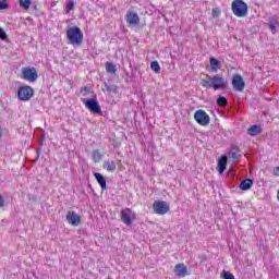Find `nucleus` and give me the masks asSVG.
Instances as JSON below:
<instances>
[{
	"mask_svg": "<svg viewBox=\"0 0 279 279\" xmlns=\"http://www.w3.org/2000/svg\"><path fill=\"white\" fill-rule=\"evenodd\" d=\"M206 78L201 81L203 88H214V90H226L228 88V82L222 75L216 74L210 76L207 74Z\"/></svg>",
	"mask_w": 279,
	"mask_h": 279,
	"instance_id": "obj_1",
	"label": "nucleus"
},
{
	"mask_svg": "<svg viewBox=\"0 0 279 279\" xmlns=\"http://www.w3.org/2000/svg\"><path fill=\"white\" fill-rule=\"evenodd\" d=\"M66 38L70 45L80 47V45H82V41L84 40V33H82V29L80 27L73 26L66 31Z\"/></svg>",
	"mask_w": 279,
	"mask_h": 279,
	"instance_id": "obj_2",
	"label": "nucleus"
},
{
	"mask_svg": "<svg viewBox=\"0 0 279 279\" xmlns=\"http://www.w3.org/2000/svg\"><path fill=\"white\" fill-rule=\"evenodd\" d=\"M231 10L239 19L247 16V3H245L243 0H234L231 4Z\"/></svg>",
	"mask_w": 279,
	"mask_h": 279,
	"instance_id": "obj_3",
	"label": "nucleus"
},
{
	"mask_svg": "<svg viewBox=\"0 0 279 279\" xmlns=\"http://www.w3.org/2000/svg\"><path fill=\"white\" fill-rule=\"evenodd\" d=\"M84 106L87 110L92 111L93 114H99V117H104V111H101V106H99V101L96 98L83 99Z\"/></svg>",
	"mask_w": 279,
	"mask_h": 279,
	"instance_id": "obj_4",
	"label": "nucleus"
},
{
	"mask_svg": "<svg viewBox=\"0 0 279 279\" xmlns=\"http://www.w3.org/2000/svg\"><path fill=\"white\" fill-rule=\"evenodd\" d=\"M17 97L21 101H29V99L34 97V88L28 85L20 87L17 90Z\"/></svg>",
	"mask_w": 279,
	"mask_h": 279,
	"instance_id": "obj_5",
	"label": "nucleus"
},
{
	"mask_svg": "<svg viewBox=\"0 0 279 279\" xmlns=\"http://www.w3.org/2000/svg\"><path fill=\"white\" fill-rule=\"evenodd\" d=\"M194 119L198 125L206 126L210 124V116H208V113L202 109L195 111Z\"/></svg>",
	"mask_w": 279,
	"mask_h": 279,
	"instance_id": "obj_6",
	"label": "nucleus"
},
{
	"mask_svg": "<svg viewBox=\"0 0 279 279\" xmlns=\"http://www.w3.org/2000/svg\"><path fill=\"white\" fill-rule=\"evenodd\" d=\"M22 76L26 82H36V80H38V72L36 71V68H23Z\"/></svg>",
	"mask_w": 279,
	"mask_h": 279,
	"instance_id": "obj_7",
	"label": "nucleus"
},
{
	"mask_svg": "<svg viewBox=\"0 0 279 279\" xmlns=\"http://www.w3.org/2000/svg\"><path fill=\"white\" fill-rule=\"evenodd\" d=\"M153 210L156 215H167L169 213L170 207L165 201H155L153 204Z\"/></svg>",
	"mask_w": 279,
	"mask_h": 279,
	"instance_id": "obj_8",
	"label": "nucleus"
},
{
	"mask_svg": "<svg viewBox=\"0 0 279 279\" xmlns=\"http://www.w3.org/2000/svg\"><path fill=\"white\" fill-rule=\"evenodd\" d=\"M231 84L233 86V90L238 93H243L245 90V81H243V76L241 74H234L232 76Z\"/></svg>",
	"mask_w": 279,
	"mask_h": 279,
	"instance_id": "obj_9",
	"label": "nucleus"
},
{
	"mask_svg": "<svg viewBox=\"0 0 279 279\" xmlns=\"http://www.w3.org/2000/svg\"><path fill=\"white\" fill-rule=\"evenodd\" d=\"M125 19L129 25H138V23H141V17L138 16V13L134 11H129L125 15Z\"/></svg>",
	"mask_w": 279,
	"mask_h": 279,
	"instance_id": "obj_10",
	"label": "nucleus"
},
{
	"mask_svg": "<svg viewBox=\"0 0 279 279\" xmlns=\"http://www.w3.org/2000/svg\"><path fill=\"white\" fill-rule=\"evenodd\" d=\"M268 29H270L271 34H277L279 29V17L274 15L268 20Z\"/></svg>",
	"mask_w": 279,
	"mask_h": 279,
	"instance_id": "obj_11",
	"label": "nucleus"
},
{
	"mask_svg": "<svg viewBox=\"0 0 279 279\" xmlns=\"http://www.w3.org/2000/svg\"><path fill=\"white\" fill-rule=\"evenodd\" d=\"M65 219L71 223V226H77L82 221V217H80L75 211H68Z\"/></svg>",
	"mask_w": 279,
	"mask_h": 279,
	"instance_id": "obj_12",
	"label": "nucleus"
},
{
	"mask_svg": "<svg viewBox=\"0 0 279 279\" xmlns=\"http://www.w3.org/2000/svg\"><path fill=\"white\" fill-rule=\"evenodd\" d=\"M174 274L178 278H185V276H189V269L184 264H177L174 266Z\"/></svg>",
	"mask_w": 279,
	"mask_h": 279,
	"instance_id": "obj_13",
	"label": "nucleus"
},
{
	"mask_svg": "<svg viewBox=\"0 0 279 279\" xmlns=\"http://www.w3.org/2000/svg\"><path fill=\"white\" fill-rule=\"evenodd\" d=\"M94 178L96 179V182L99 184L101 191L108 190V182L106 181L104 174L99 172H94Z\"/></svg>",
	"mask_w": 279,
	"mask_h": 279,
	"instance_id": "obj_14",
	"label": "nucleus"
},
{
	"mask_svg": "<svg viewBox=\"0 0 279 279\" xmlns=\"http://www.w3.org/2000/svg\"><path fill=\"white\" fill-rule=\"evenodd\" d=\"M132 209L126 208L121 211V221L125 223V226H132Z\"/></svg>",
	"mask_w": 279,
	"mask_h": 279,
	"instance_id": "obj_15",
	"label": "nucleus"
},
{
	"mask_svg": "<svg viewBox=\"0 0 279 279\" xmlns=\"http://www.w3.org/2000/svg\"><path fill=\"white\" fill-rule=\"evenodd\" d=\"M102 168L106 171H109V173H114V171H117V162H114V160H110V159L105 160Z\"/></svg>",
	"mask_w": 279,
	"mask_h": 279,
	"instance_id": "obj_16",
	"label": "nucleus"
},
{
	"mask_svg": "<svg viewBox=\"0 0 279 279\" xmlns=\"http://www.w3.org/2000/svg\"><path fill=\"white\" fill-rule=\"evenodd\" d=\"M210 71L211 73H217L219 69H221V61L217 60V58H209Z\"/></svg>",
	"mask_w": 279,
	"mask_h": 279,
	"instance_id": "obj_17",
	"label": "nucleus"
},
{
	"mask_svg": "<svg viewBox=\"0 0 279 279\" xmlns=\"http://www.w3.org/2000/svg\"><path fill=\"white\" fill-rule=\"evenodd\" d=\"M104 84H105V88L109 95H112V94L117 95V93H119V87L117 85L112 84V82L107 81Z\"/></svg>",
	"mask_w": 279,
	"mask_h": 279,
	"instance_id": "obj_18",
	"label": "nucleus"
},
{
	"mask_svg": "<svg viewBox=\"0 0 279 279\" xmlns=\"http://www.w3.org/2000/svg\"><path fill=\"white\" fill-rule=\"evenodd\" d=\"M226 167H228V156L223 155L218 160V172L221 174L226 171Z\"/></svg>",
	"mask_w": 279,
	"mask_h": 279,
	"instance_id": "obj_19",
	"label": "nucleus"
},
{
	"mask_svg": "<svg viewBox=\"0 0 279 279\" xmlns=\"http://www.w3.org/2000/svg\"><path fill=\"white\" fill-rule=\"evenodd\" d=\"M229 157L231 158L232 162H236L239 158H241V149L238 146H233L229 153Z\"/></svg>",
	"mask_w": 279,
	"mask_h": 279,
	"instance_id": "obj_20",
	"label": "nucleus"
},
{
	"mask_svg": "<svg viewBox=\"0 0 279 279\" xmlns=\"http://www.w3.org/2000/svg\"><path fill=\"white\" fill-rule=\"evenodd\" d=\"M253 185H254V181L252 179H245L241 181L239 189L241 191H250Z\"/></svg>",
	"mask_w": 279,
	"mask_h": 279,
	"instance_id": "obj_21",
	"label": "nucleus"
},
{
	"mask_svg": "<svg viewBox=\"0 0 279 279\" xmlns=\"http://www.w3.org/2000/svg\"><path fill=\"white\" fill-rule=\"evenodd\" d=\"M263 132V130L260 129V126L254 124L252 125L248 130H247V134H250V136H258V134H260Z\"/></svg>",
	"mask_w": 279,
	"mask_h": 279,
	"instance_id": "obj_22",
	"label": "nucleus"
},
{
	"mask_svg": "<svg viewBox=\"0 0 279 279\" xmlns=\"http://www.w3.org/2000/svg\"><path fill=\"white\" fill-rule=\"evenodd\" d=\"M105 66H106L107 73H111L112 75H114V73H117V65L114 63L106 62Z\"/></svg>",
	"mask_w": 279,
	"mask_h": 279,
	"instance_id": "obj_23",
	"label": "nucleus"
},
{
	"mask_svg": "<svg viewBox=\"0 0 279 279\" xmlns=\"http://www.w3.org/2000/svg\"><path fill=\"white\" fill-rule=\"evenodd\" d=\"M92 158L94 162H101V158H104V155L101 154V151H99V149H96L93 151Z\"/></svg>",
	"mask_w": 279,
	"mask_h": 279,
	"instance_id": "obj_24",
	"label": "nucleus"
},
{
	"mask_svg": "<svg viewBox=\"0 0 279 279\" xmlns=\"http://www.w3.org/2000/svg\"><path fill=\"white\" fill-rule=\"evenodd\" d=\"M216 104L220 108H226V106H228V98H226L225 96H219L216 100Z\"/></svg>",
	"mask_w": 279,
	"mask_h": 279,
	"instance_id": "obj_25",
	"label": "nucleus"
},
{
	"mask_svg": "<svg viewBox=\"0 0 279 279\" xmlns=\"http://www.w3.org/2000/svg\"><path fill=\"white\" fill-rule=\"evenodd\" d=\"M73 10H75V2L73 0H70L65 5V14H69Z\"/></svg>",
	"mask_w": 279,
	"mask_h": 279,
	"instance_id": "obj_26",
	"label": "nucleus"
},
{
	"mask_svg": "<svg viewBox=\"0 0 279 279\" xmlns=\"http://www.w3.org/2000/svg\"><path fill=\"white\" fill-rule=\"evenodd\" d=\"M150 69L151 71H154L155 73H160V63H158V61H153L150 63Z\"/></svg>",
	"mask_w": 279,
	"mask_h": 279,
	"instance_id": "obj_27",
	"label": "nucleus"
},
{
	"mask_svg": "<svg viewBox=\"0 0 279 279\" xmlns=\"http://www.w3.org/2000/svg\"><path fill=\"white\" fill-rule=\"evenodd\" d=\"M20 5L27 11L29 5H32V0H20Z\"/></svg>",
	"mask_w": 279,
	"mask_h": 279,
	"instance_id": "obj_28",
	"label": "nucleus"
},
{
	"mask_svg": "<svg viewBox=\"0 0 279 279\" xmlns=\"http://www.w3.org/2000/svg\"><path fill=\"white\" fill-rule=\"evenodd\" d=\"M8 8H9L8 0L0 1V10H8Z\"/></svg>",
	"mask_w": 279,
	"mask_h": 279,
	"instance_id": "obj_29",
	"label": "nucleus"
},
{
	"mask_svg": "<svg viewBox=\"0 0 279 279\" xmlns=\"http://www.w3.org/2000/svg\"><path fill=\"white\" fill-rule=\"evenodd\" d=\"M0 39L1 40H8V34L1 27H0Z\"/></svg>",
	"mask_w": 279,
	"mask_h": 279,
	"instance_id": "obj_30",
	"label": "nucleus"
},
{
	"mask_svg": "<svg viewBox=\"0 0 279 279\" xmlns=\"http://www.w3.org/2000/svg\"><path fill=\"white\" fill-rule=\"evenodd\" d=\"M223 279H234V275H232L230 271H225L222 275Z\"/></svg>",
	"mask_w": 279,
	"mask_h": 279,
	"instance_id": "obj_31",
	"label": "nucleus"
},
{
	"mask_svg": "<svg viewBox=\"0 0 279 279\" xmlns=\"http://www.w3.org/2000/svg\"><path fill=\"white\" fill-rule=\"evenodd\" d=\"M81 93H85L84 95L86 96V95H88V93H90V88H88L87 86L82 87Z\"/></svg>",
	"mask_w": 279,
	"mask_h": 279,
	"instance_id": "obj_32",
	"label": "nucleus"
},
{
	"mask_svg": "<svg viewBox=\"0 0 279 279\" xmlns=\"http://www.w3.org/2000/svg\"><path fill=\"white\" fill-rule=\"evenodd\" d=\"M5 206V201L3 199V196L0 195V208H3Z\"/></svg>",
	"mask_w": 279,
	"mask_h": 279,
	"instance_id": "obj_33",
	"label": "nucleus"
},
{
	"mask_svg": "<svg viewBox=\"0 0 279 279\" xmlns=\"http://www.w3.org/2000/svg\"><path fill=\"white\" fill-rule=\"evenodd\" d=\"M272 173L274 175H279V166L274 168Z\"/></svg>",
	"mask_w": 279,
	"mask_h": 279,
	"instance_id": "obj_34",
	"label": "nucleus"
},
{
	"mask_svg": "<svg viewBox=\"0 0 279 279\" xmlns=\"http://www.w3.org/2000/svg\"><path fill=\"white\" fill-rule=\"evenodd\" d=\"M213 16H219V11L217 12V10H213Z\"/></svg>",
	"mask_w": 279,
	"mask_h": 279,
	"instance_id": "obj_35",
	"label": "nucleus"
},
{
	"mask_svg": "<svg viewBox=\"0 0 279 279\" xmlns=\"http://www.w3.org/2000/svg\"><path fill=\"white\" fill-rule=\"evenodd\" d=\"M37 156H40V150H37Z\"/></svg>",
	"mask_w": 279,
	"mask_h": 279,
	"instance_id": "obj_36",
	"label": "nucleus"
},
{
	"mask_svg": "<svg viewBox=\"0 0 279 279\" xmlns=\"http://www.w3.org/2000/svg\"><path fill=\"white\" fill-rule=\"evenodd\" d=\"M2 136V133H1V126H0V137Z\"/></svg>",
	"mask_w": 279,
	"mask_h": 279,
	"instance_id": "obj_37",
	"label": "nucleus"
}]
</instances>
